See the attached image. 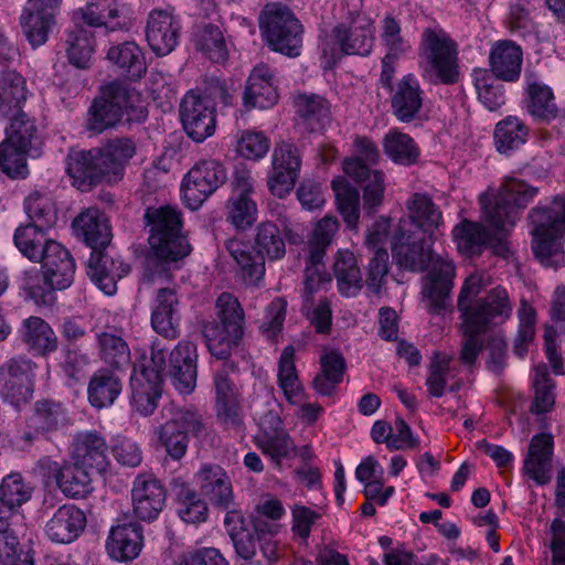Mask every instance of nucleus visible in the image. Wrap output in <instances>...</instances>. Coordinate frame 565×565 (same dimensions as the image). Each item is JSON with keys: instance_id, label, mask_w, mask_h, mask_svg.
I'll list each match as a JSON object with an SVG mask.
<instances>
[{"instance_id": "nucleus-38", "label": "nucleus", "mask_w": 565, "mask_h": 565, "mask_svg": "<svg viewBox=\"0 0 565 565\" xmlns=\"http://www.w3.org/2000/svg\"><path fill=\"white\" fill-rule=\"evenodd\" d=\"M297 115L310 131H322L332 121L331 104L319 95H298L295 98Z\"/></svg>"}, {"instance_id": "nucleus-44", "label": "nucleus", "mask_w": 565, "mask_h": 565, "mask_svg": "<svg viewBox=\"0 0 565 565\" xmlns=\"http://www.w3.org/2000/svg\"><path fill=\"white\" fill-rule=\"evenodd\" d=\"M278 383L290 404L297 405L303 402L305 392L295 364V349L291 345L286 347L281 352L278 364Z\"/></svg>"}, {"instance_id": "nucleus-17", "label": "nucleus", "mask_w": 565, "mask_h": 565, "mask_svg": "<svg viewBox=\"0 0 565 565\" xmlns=\"http://www.w3.org/2000/svg\"><path fill=\"white\" fill-rule=\"evenodd\" d=\"M36 363L24 355L9 359L0 366L3 394L13 402H26L34 390Z\"/></svg>"}, {"instance_id": "nucleus-40", "label": "nucleus", "mask_w": 565, "mask_h": 565, "mask_svg": "<svg viewBox=\"0 0 565 565\" xmlns=\"http://www.w3.org/2000/svg\"><path fill=\"white\" fill-rule=\"evenodd\" d=\"M122 390L120 377L111 370L100 369L93 374L87 387L92 406L103 408L110 406Z\"/></svg>"}, {"instance_id": "nucleus-51", "label": "nucleus", "mask_w": 565, "mask_h": 565, "mask_svg": "<svg viewBox=\"0 0 565 565\" xmlns=\"http://www.w3.org/2000/svg\"><path fill=\"white\" fill-rule=\"evenodd\" d=\"M33 493V487L21 473L11 472L0 483V503L18 510L26 503Z\"/></svg>"}, {"instance_id": "nucleus-25", "label": "nucleus", "mask_w": 565, "mask_h": 565, "mask_svg": "<svg viewBox=\"0 0 565 565\" xmlns=\"http://www.w3.org/2000/svg\"><path fill=\"white\" fill-rule=\"evenodd\" d=\"M425 93L413 75L399 79L392 90L391 108L393 115L402 122L413 121L420 113Z\"/></svg>"}, {"instance_id": "nucleus-8", "label": "nucleus", "mask_w": 565, "mask_h": 565, "mask_svg": "<svg viewBox=\"0 0 565 565\" xmlns=\"http://www.w3.org/2000/svg\"><path fill=\"white\" fill-rule=\"evenodd\" d=\"M140 103V95L130 89L126 84L115 81L100 88L88 110L87 128L94 132H103L117 126L124 114L129 119H142L147 116Z\"/></svg>"}, {"instance_id": "nucleus-24", "label": "nucleus", "mask_w": 565, "mask_h": 565, "mask_svg": "<svg viewBox=\"0 0 565 565\" xmlns=\"http://www.w3.org/2000/svg\"><path fill=\"white\" fill-rule=\"evenodd\" d=\"M201 494L212 505L228 509L234 502V491L230 476L218 465H203L195 475Z\"/></svg>"}, {"instance_id": "nucleus-11", "label": "nucleus", "mask_w": 565, "mask_h": 565, "mask_svg": "<svg viewBox=\"0 0 565 565\" xmlns=\"http://www.w3.org/2000/svg\"><path fill=\"white\" fill-rule=\"evenodd\" d=\"M258 20L259 28L274 51L291 57L300 54L303 26L287 6L266 3Z\"/></svg>"}, {"instance_id": "nucleus-15", "label": "nucleus", "mask_w": 565, "mask_h": 565, "mask_svg": "<svg viewBox=\"0 0 565 565\" xmlns=\"http://www.w3.org/2000/svg\"><path fill=\"white\" fill-rule=\"evenodd\" d=\"M338 228L337 217L327 215L317 223L308 241L309 265L305 269V299L307 302L312 300L315 292L324 281L320 266Z\"/></svg>"}, {"instance_id": "nucleus-37", "label": "nucleus", "mask_w": 565, "mask_h": 565, "mask_svg": "<svg viewBox=\"0 0 565 565\" xmlns=\"http://www.w3.org/2000/svg\"><path fill=\"white\" fill-rule=\"evenodd\" d=\"M142 546L141 527L136 523L114 526L107 542L109 555L117 561L136 558Z\"/></svg>"}, {"instance_id": "nucleus-60", "label": "nucleus", "mask_w": 565, "mask_h": 565, "mask_svg": "<svg viewBox=\"0 0 565 565\" xmlns=\"http://www.w3.org/2000/svg\"><path fill=\"white\" fill-rule=\"evenodd\" d=\"M24 207L31 220L30 224L49 230L56 223L57 214L53 204L46 196L38 192L25 199Z\"/></svg>"}, {"instance_id": "nucleus-28", "label": "nucleus", "mask_w": 565, "mask_h": 565, "mask_svg": "<svg viewBox=\"0 0 565 565\" xmlns=\"http://www.w3.org/2000/svg\"><path fill=\"white\" fill-rule=\"evenodd\" d=\"M73 228L92 250L106 249L113 238L108 217L96 207H88L78 214L73 221Z\"/></svg>"}, {"instance_id": "nucleus-23", "label": "nucleus", "mask_w": 565, "mask_h": 565, "mask_svg": "<svg viewBox=\"0 0 565 565\" xmlns=\"http://www.w3.org/2000/svg\"><path fill=\"white\" fill-rule=\"evenodd\" d=\"M70 422L68 413L61 403L52 399L38 401L26 422L25 439L31 440L39 436L49 439L52 433L68 426Z\"/></svg>"}, {"instance_id": "nucleus-14", "label": "nucleus", "mask_w": 565, "mask_h": 565, "mask_svg": "<svg viewBox=\"0 0 565 565\" xmlns=\"http://www.w3.org/2000/svg\"><path fill=\"white\" fill-rule=\"evenodd\" d=\"M226 180L227 172L223 163L215 159L200 160L183 179V199L192 210H195Z\"/></svg>"}, {"instance_id": "nucleus-59", "label": "nucleus", "mask_w": 565, "mask_h": 565, "mask_svg": "<svg viewBox=\"0 0 565 565\" xmlns=\"http://www.w3.org/2000/svg\"><path fill=\"white\" fill-rule=\"evenodd\" d=\"M178 514L190 524L204 522L207 516V505L203 499L189 487H182L177 494Z\"/></svg>"}, {"instance_id": "nucleus-32", "label": "nucleus", "mask_w": 565, "mask_h": 565, "mask_svg": "<svg viewBox=\"0 0 565 565\" xmlns=\"http://www.w3.org/2000/svg\"><path fill=\"white\" fill-rule=\"evenodd\" d=\"M553 449L554 440L550 434L535 435L530 441L523 470L539 484L551 480Z\"/></svg>"}, {"instance_id": "nucleus-42", "label": "nucleus", "mask_w": 565, "mask_h": 565, "mask_svg": "<svg viewBox=\"0 0 565 565\" xmlns=\"http://www.w3.org/2000/svg\"><path fill=\"white\" fill-rule=\"evenodd\" d=\"M458 250L465 256L480 255L492 235L482 224L463 220L452 231Z\"/></svg>"}, {"instance_id": "nucleus-30", "label": "nucleus", "mask_w": 565, "mask_h": 565, "mask_svg": "<svg viewBox=\"0 0 565 565\" xmlns=\"http://www.w3.org/2000/svg\"><path fill=\"white\" fill-rule=\"evenodd\" d=\"M85 526L84 512L74 504H64L46 522L45 533L53 542L68 544L79 536Z\"/></svg>"}, {"instance_id": "nucleus-6", "label": "nucleus", "mask_w": 565, "mask_h": 565, "mask_svg": "<svg viewBox=\"0 0 565 565\" xmlns=\"http://www.w3.org/2000/svg\"><path fill=\"white\" fill-rule=\"evenodd\" d=\"M226 250L238 265L243 278L255 284L265 275V258L281 259L286 254V244L279 227L271 221L258 224L254 237V247L243 242L230 239Z\"/></svg>"}, {"instance_id": "nucleus-63", "label": "nucleus", "mask_w": 565, "mask_h": 565, "mask_svg": "<svg viewBox=\"0 0 565 565\" xmlns=\"http://www.w3.org/2000/svg\"><path fill=\"white\" fill-rule=\"evenodd\" d=\"M198 45L211 61L223 63L227 60V50L222 31L218 26L207 24L202 30Z\"/></svg>"}, {"instance_id": "nucleus-9", "label": "nucleus", "mask_w": 565, "mask_h": 565, "mask_svg": "<svg viewBox=\"0 0 565 565\" xmlns=\"http://www.w3.org/2000/svg\"><path fill=\"white\" fill-rule=\"evenodd\" d=\"M527 217L533 225V253L542 264L552 266L565 236V196L556 195L550 204H539Z\"/></svg>"}, {"instance_id": "nucleus-39", "label": "nucleus", "mask_w": 565, "mask_h": 565, "mask_svg": "<svg viewBox=\"0 0 565 565\" xmlns=\"http://www.w3.org/2000/svg\"><path fill=\"white\" fill-rule=\"evenodd\" d=\"M333 274L339 291L347 296H356L363 288V278L358 259L351 250H340L333 264Z\"/></svg>"}, {"instance_id": "nucleus-56", "label": "nucleus", "mask_w": 565, "mask_h": 565, "mask_svg": "<svg viewBox=\"0 0 565 565\" xmlns=\"http://www.w3.org/2000/svg\"><path fill=\"white\" fill-rule=\"evenodd\" d=\"M46 231L38 225L26 224L18 227L14 233V244L30 260H38L46 242Z\"/></svg>"}, {"instance_id": "nucleus-48", "label": "nucleus", "mask_w": 565, "mask_h": 565, "mask_svg": "<svg viewBox=\"0 0 565 565\" xmlns=\"http://www.w3.org/2000/svg\"><path fill=\"white\" fill-rule=\"evenodd\" d=\"M385 154L395 163L412 166L419 157V148L414 139L398 129H391L383 139Z\"/></svg>"}, {"instance_id": "nucleus-1", "label": "nucleus", "mask_w": 565, "mask_h": 565, "mask_svg": "<svg viewBox=\"0 0 565 565\" xmlns=\"http://www.w3.org/2000/svg\"><path fill=\"white\" fill-rule=\"evenodd\" d=\"M167 348L157 341L151 347L149 358L142 356L134 365L131 376L132 406L142 416L153 413L162 393L163 375L172 377L173 384L181 393H191L196 382V365L192 358V347L179 343L169 354Z\"/></svg>"}, {"instance_id": "nucleus-46", "label": "nucleus", "mask_w": 565, "mask_h": 565, "mask_svg": "<svg viewBox=\"0 0 565 565\" xmlns=\"http://www.w3.org/2000/svg\"><path fill=\"white\" fill-rule=\"evenodd\" d=\"M107 58L130 78H140L147 71L146 58L135 42H124L108 50Z\"/></svg>"}, {"instance_id": "nucleus-20", "label": "nucleus", "mask_w": 565, "mask_h": 565, "mask_svg": "<svg viewBox=\"0 0 565 565\" xmlns=\"http://www.w3.org/2000/svg\"><path fill=\"white\" fill-rule=\"evenodd\" d=\"M260 434L256 437V446L268 456L278 469L282 460L296 452V445L288 433L282 428L280 417L268 412L260 420Z\"/></svg>"}, {"instance_id": "nucleus-31", "label": "nucleus", "mask_w": 565, "mask_h": 565, "mask_svg": "<svg viewBox=\"0 0 565 565\" xmlns=\"http://www.w3.org/2000/svg\"><path fill=\"white\" fill-rule=\"evenodd\" d=\"M129 270L128 265L110 256L105 249L92 250L88 260V275L105 294H115L117 281L126 276Z\"/></svg>"}, {"instance_id": "nucleus-62", "label": "nucleus", "mask_w": 565, "mask_h": 565, "mask_svg": "<svg viewBox=\"0 0 565 565\" xmlns=\"http://www.w3.org/2000/svg\"><path fill=\"white\" fill-rule=\"evenodd\" d=\"M67 42L68 61L78 68H87L94 52L92 35L86 30H79L70 34Z\"/></svg>"}, {"instance_id": "nucleus-61", "label": "nucleus", "mask_w": 565, "mask_h": 565, "mask_svg": "<svg viewBox=\"0 0 565 565\" xmlns=\"http://www.w3.org/2000/svg\"><path fill=\"white\" fill-rule=\"evenodd\" d=\"M4 116L10 120L9 126L6 128V139L31 147L32 140L38 132L34 120L22 109L11 114L4 113Z\"/></svg>"}, {"instance_id": "nucleus-12", "label": "nucleus", "mask_w": 565, "mask_h": 565, "mask_svg": "<svg viewBox=\"0 0 565 565\" xmlns=\"http://www.w3.org/2000/svg\"><path fill=\"white\" fill-rule=\"evenodd\" d=\"M419 50L440 83L452 85L459 81L458 46L447 32L440 28L424 30Z\"/></svg>"}, {"instance_id": "nucleus-3", "label": "nucleus", "mask_w": 565, "mask_h": 565, "mask_svg": "<svg viewBox=\"0 0 565 565\" xmlns=\"http://www.w3.org/2000/svg\"><path fill=\"white\" fill-rule=\"evenodd\" d=\"M135 153L136 143L131 138H114L100 148H93L71 158L67 172L73 184L79 191L86 192L102 182L120 180L125 166Z\"/></svg>"}, {"instance_id": "nucleus-35", "label": "nucleus", "mask_w": 565, "mask_h": 565, "mask_svg": "<svg viewBox=\"0 0 565 565\" xmlns=\"http://www.w3.org/2000/svg\"><path fill=\"white\" fill-rule=\"evenodd\" d=\"M60 9H49L35 4V9L24 8L22 10L20 26L23 35L33 47L41 46L47 41L49 33L56 23L55 17Z\"/></svg>"}, {"instance_id": "nucleus-27", "label": "nucleus", "mask_w": 565, "mask_h": 565, "mask_svg": "<svg viewBox=\"0 0 565 565\" xmlns=\"http://www.w3.org/2000/svg\"><path fill=\"white\" fill-rule=\"evenodd\" d=\"M332 34L344 54L367 55L373 46V24L365 15H358L350 25H337Z\"/></svg>"}, {"instance_id": "nucleus-13", "label": "nucleus", "mask_w": 565, "mask_h": 565, "mask_svg": "<svg viewBox=\"0 0 565 565\" xmlns=\"http://www.w3.org/2000/svg\"><path fill=\"white\" fill-rule=\"evenodd\" d=\"M205 430L201 414L191 409L178 411L172 418L156 428L157 447L172 460L179 461L188 451L189 436H200Z\"/></svg>"}, {"instance_id": "nucleus-64", "label": "nucleus", "mask_w": 565, "mask_h": 565, "mask_svg": "<svg viewBox=\"0 0 565 565\" xmlns=\"http://www.w3.org/2000/svg\"><path fill=\"white\" fill-rule=\"evenodd\" d=\"M475 86L481 103L490 110H497L503 103L504 97L494 85L495 79L487 71H475Z\"/></svg>"}, {"instance_id": "nucleus-19", "label": "nucleus", "mask_w": 565, "mask_h": 565, "mask_svg": "<svg viewBox=\"0 0 565 565\" xmlns=\"http://www.w3.org/2000/svg\"><path fill=\"white\" fill-rule=\"evenodd\" d=\"M108 450L104 435L96 430L82 431L73 439L71 458L77 466L95 475H104L110 467Z\"/></svg>"}, {"instance_id": "nucleus-53", "label": "nucleus", "mask_w": 565, "mask_h": 565, "mask_svg": "<svg viewBox=\"0 0 565 565\" xmlns=\"http://www.w3.org/2000/svg\"><path fill=\"white\" fill-rule=\"evenodd\" d=\"M529 129L522 120L509 116L499 121L494 130L497 148L500 152H507L519 148L526 141Z\"/></svg>"}, {"instance_id": "nucleus-33", "label": "nucleus", "mask_w": 565, "mask_h": 565, "mask_svg": "<svg viewBox=\"0 0 565 565\" xmlns=\"http://www.w3.org/2000/svg\"><path fill=\"white\" fill-rule=\"evenodd\" d=\"M217 418L226 426L239 423V390L230 377L227 367H222L214 375Z\"/></svg>"}, {"instance_id": "nucleus-10", "label": "nucleus", "mask_w": 565, "mask_h": 565, "mask_svg": "<svg viewBox=\"0 0 565 565\" xmlns=\"http://www.w3.org/2000/svg\"><path fill=\"white\" fill-rule=\"evenodd\" d=\"M145 220L150 227V247L159 260L178 262L190 254L191 246L181 233L182 221L174 209L148 207Z\"/></svg>"}, {"instance_id": "nucleus-21", "label": "nucleus", "mask_w": 565, "mask_h": 565, "mask_svg": "<svg viewBox=\"0 0 565 565\" xmlns=\"http://www.w3.org/2000/svg\"><path fill=\"white\" fill-rule=\"evenodd\" d=\"M36 262L42 264L44 280L52 289L62 290L73 282L74 259L60 243L46 242Z\"/></svg>"}, {"instance_id": "nucleus-29", "label": "nucleus", "mask_w": 565, "mask_h": 565, "mask_svg": "<svg viewBox=\"0 0 565 565\" xmlns=\"http://www.w3.org/2000/svg\"><path fill=\"white\" fill-rule=\"evenodd\" d=\"M279 98L275 76L267 65L256 66L245 87L243 100L246 107L268 109L277 104Z\"/></svg>"}, {"instance_id": "nucleus-58", "label": "nucleus", "mask_w": 565, "mask_h": 565, "mask_svg": "<svg viewBox=\"0 0 565 565\" xmlns=\"http://www.w3.org/2000/svg\"><path fill=\"white\" fill-rule=\"evenodd\" d=\"M555 383L550 377L547 367L539 365L535 369L534 376V399L531 412L535 414H544L551 412L555 404Z\"/></svg>"}, {"instance_id": "nucleus-7", "label": "nucleus", "mask_w": 565, "mask_h": 565, "mask_svg": "<svg viewBox=\"0 0 565 565\" xmlns=\"http://www.w3.org/2000/svg\"><path fill=\"white\" fill-rule=\"evenodd\" d=\"M245 329V312L238 299L222 292L215 302V320L203 324L202 334L210 353L226 360L241 343Z\"/></svg>"}, {"instance_id": "nucleus-18", "label": "nucleus", "mask_w": 565, "mask_h": 565, "mask_svg": "<svg viewBox=\"0 0 565 565\" xmlns=\"http://www.w3.org/2000/svg\"><path fill=\"white\" fill-rule=\"evenodd\" d=\"M180 118L188 136L196 142L205 140L215 131L214 106L192 92L181 102Z\"/></svg>"}, {"instance_id": "nucleus-5", "label": "nucleus", "mask_w": 565, "mask_h": 565, "mask_svg": "<svg viewBox=\"0 0 565 565\" xmlns=\"http://www.w3.org/2000/svg\"><path fill=\"white\" fill-rule=\"evenodd\" d=\"M537 193L539 189L525 181L505 177L499 189H488L479 195L482 218L490 227L505 234Z\"/></svg>"}, {"instance_id": "nucleus-50", "label": "nucleus", "mask_w": 565, "mask_h": 565, "mask_svg": "<svg viewBox=\"0 0 565 565\" xmlns=\"http://www.w3.org/2000/svg\"><path fill=\"white\" fill-rule=\"evenodd\" d=\"M226 222L237 232L249 230L257 221L258 209L252 198L231 195L226 203Z\"/></svg>"}, {"instance_id": "nucleus-43", "label": "nucleus", "mask_w": 565, "mask_h": 565, "mask_svg": "<svg viewBox=\"0 0 565 565\" xmlns=\"http://www.w3.org/2000/svg\"><path fill=\"white\" fill-rule=\"evenodd\" d=\"M23 341L42 356L56 351L58 340L50 324L40 317H29L23 322Z\"/></svg>"}, {"instance_id": "nucleus-36", "label": "nucleus", "mask_w": 565, "mask_h": 565, "mask_svg": "<svg viewBox=\"0 0 565 565\" xmlns=\"http://www.w3.org/2000/svg\"><path fill=\"white\" fill-rule=\"evenodd\" d=\"M405 207L411 223L429 236L444 224L441 210L426 193H413Z\"/></svg>"}, {"instance_id": "nucleus-4", "label": "nucleus", "mask_w": 565, "mask_h": 565, "mask_svg": "<svg viewBox=\"0 0 565 565\" xmlns=\"http://www.w3.org/2000/svg\"><path fill=\"white\" fill-rule=\"evenodd\" d=\"M483 274L469 275L459 291L457 308L460 319L471 331H488L504 323L512 315L513 303L505 288L497 286L478 298L486 287Z\"/></svg>"}, {"instance_id": "nucleus-47", "label": "nucleus", "mask_w": 565, "mask_h": 565, "mask_svg": "<svg viewBox=\"0 0 565 565\" xmlns=\"http://www.w3.org/2000/svg\"><path fill=\"white\" fill-rule=\"evenodd\" d=\"M331 188L344 223L349 228H355L360 220V192L343 178L333 180Z\"/></svg>"}, {"instance_id": "nucleus-57", "label": "nucleus", "mask_w": 565, "mask_h": 565, "mask_svg": "<svg viewBox=\"0 0 565 565\" xmlns=\"http://www.w3.org/2000/svg\"><path fill=\"white\" fill-rule=\"evenodd\" d=\"M454 359L444 352H436L431 358L426 385L428 393L434 397L444 395L447 380L455 370L452 366Z\"/></svg>"}, {"instance_id": "nucleus-52", "label": "nucleus", "mask_w": 565, "mask_h": 565, "mask_svg": "<svg viewBox=\"0 0 565 565\" xmlns=\"http://www.w3.org/2000/svg\"><path fill=\"white\" fill-rule=\"evenodd\" d=\"M26 100L24 78L14 72H9L0 78V107L1 113H15Z\"/></svg>"}, {"instance_id": "nucleus-41", "label": "nucleus", "mask_w": 565, "mask_h": 565, "mask_svg": "<svg viewBox=\"0 0 565 565\" xmlns=\"http://www.w3.org/2000/svg\"><path fill=\"white\" fill-rule=\"evenodd\" d=\"M320 365L321 370L312 381L313 388L321 395L331 396L343 381L345 360L341 353L330 351L320 356Z\"/></svg>"}, {"instance_id": "nucleus-26", "label": "nucleus", "mask_w": 565, "mask_h": 565, "mask_svg": "<svg viewBox=\"0 0 565 565\" xmlns=\"http://www.w3.org/2000/svg\"><path fill=\"white\" fill-rule=\"evenodd\" d=\"M179 30L180 26L172 14L164 10H153L148 17L146 39L157 55L164 56L178 44Z\"/></svg>"}, {"instance_id": "nucleus-2", "label": "nucleus", "mask_w": 565, "mask_h": 565, "mask_svg": "<svg viewBox=\"0 0 565 565\" xmlns=\"http://www.w3.org/2000/svg\"><path fill=\"white\" fill-rule=\"evenodd\" d=\"M392 253L397 264L411 271L427 274L422 279V296L429 313L440 315L450 307L456 266L447 256L437 255L418 236L399 225L393 236Z\"/></svg>"}, {"instance_id": "nucleus-49", "label": "nucleus", "mask_w": 565, "mask_h": 565, "mask_svg": "<svg viewBox=\"0 0 565 565\" xmlns=\"http://www.w3.org/2000/svg\"><path fill=\"white\" fill-rule=\"evenodd\" d=\"M94 473L79 467L72 460V463H65L57 470L55 476L58 488L71 498H81L88 490V486Z\"/></svg>"}, {"instance_id": "nucleus-16", "label": "nucleus", "mask_w": 565, "mask_h": 565, "mask_svg": "<svg viewBox=\"0 0 565 565\" xmlns=\"http://www.w3.org/2000/svg\"><path fill=\"white\" fill-rule=\"evenodd\" d=\"M302 166V151L291 141L281 140L274 147L271 172L267 185L270 193L279 199L294 189Z\"/></svg>"}, {"instance_id": "nucleus-55", "label": "nucleus", "mask_w": 565, "mask_h": 565, "mask_svg": "<svg viewBox=\"0 0 565 565\" xmlns=\"http://www.w3.org/2000/svg\"><path fill=\"white\" fill-rule=\"evenodd\" d=\"M30 148L4 139L0 143V170L11 178L24 177L28 173L26 157Z\"/></svg>"}, {"instance_id": "nucleus-34", "label": "nucleus", "mask_w": 565, "mask_h": 565, "mask_svg": "<svg viewBox=\"0 0 565 565\" xmlns=\"http://www.w3.org/2000/svg\"><path fill=\"white\" fill-rule=\"evenodd\" d=\"M523 52L511 40H501L492 45L489 62L492 74L504 82H515L521 74Z\"/></svg>"}, {"instance_id": "nucleus-22", "label": "nucleus", "mask_w": 565, "mask_h": 565, "mask_svg": "<svg viewBox=\"0 0 565 565\" xmlns=\"http://www.w3.org/2000/svg\"><path fill=\"white\" fill-rule=\"evenodd\" d=\"M135 515L143 521L157 519L166 503V489L151 475H139L131 490Z\"/></svg>"}, {"instance_id": "nucleus-45", "label": "nucleus", "mask_w": 565, "mask_h": 565, "mask_svg": "<svg viewBox=\"0 0 565 565\" xmlns=\"http://www.w3.org/2000/svg\"><path fill=\"white\" fill-rule=\"evenodd\" d=\"M98 355L103 362L114 369H124L130 364V350L121 335L113 330H104L96 335Z\"/></svg>"}, {"instance_id": "nucleus-54", "label": "nucleus", "mask_w": 565, "mask_h": 565, "mask_svg": "<svg viewBox=\"0 0 565 565\" xmlns=\"http://www.w3.org/2000/svg\"><path fill=\"white\" fill-rule=\"evenodd\" d=\"M527 95V110L532 116L543 120H552L558 116L554 94L547 85L541 83L530 84Z\"/></svg>"}]
</instances>
